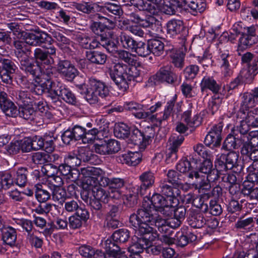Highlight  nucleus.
Listing matches in <instances>:
<instances>
[{
	"label": "nucleus",
	"mask_w": 258,
	"mask_h": 258,
	"mask_svg": "<svg viewBox=\"0 0 258 258\" xmlns=\"http://www.w3.org/2000/svg\"><path fill=\"white\" fill-rule=\"evenodd\" d=\"M177 79V75L171 71L170 67L166 66L161 68L155 75L149 79L148 82L152 83V84L162 82L173 84Z\"/></svg>",
	"instance_id": "obj_11"
},
{
	"label": "nucleus",
	"mask_w": 258,
	"mask_h": 258,
	"mask_svg": "<svg viewBox=\"0 0 258 258\" xmlns=\"http://www.w3.org/2000/svg\"><path fill=\"white\" fill-rule=\"evenodd\" d=\"M242 101L241 103V108L240 110L238 113V115H241V114H244L245 113L243 110H247L250 107H254L257 102V101L252 96L251 94L250 93H248V92H245L243 93L242 95Z\"/></svg>",
	"instance_id": "obj_35"
},
{
	"label": "nucleus",
	"mask_w": 258,
	"mask_h": 258,
	"mask_svg": "<svg viewBox=\"0 0 258 258\" xmlns=\"http://www.w3.org/2000/svg\"><path fill=\"white\" fill-rule=\"evenodd\" d=\"M2 232V239L4 242L9 245H13L17 239L16 231L11 227L5 228Z\"/></svg>",
	"instance_id": "obj_33"
},
{
	"label": "nucleus",
	"mask_w": 258,
	"mask_h": 258,
	"mask_svg": "<svg viewBox=\"0 0 258 258\" xmlns=\"http://www.w3.org/2000/svg\"><path fill=\"white\" fill-rule=\"evenodd\" d=\"M50 33L60 45L61 49H70V46H72V43L70 39L66 37L59 30L51 29Z\"/></svg>",
	"instance_id": "obj_32"
},
{
	"label": "nucleus",
	"mask_w": 258,
	"mask_h": 258,
	"mask_svg": "<svg viewBox=\"0 0 258 258\" xmlns=\"http://www.w3.org/2000/svg\"><path fill=\"white\" fill-rule=\"evenodd\" d=\"M112 237L114 241L123 243L130 238V232L127 229H120L115 231Z\"/></svg>",
	"instance_id": "obj_51"
},
{
	"label": "nucleus",
	"mask_w": 258,
	"mask_h": 258,
	"mask_svg": "<svg viewBox=\"0 0 258 258\" xmlns=\"http://www.w3.org/2000/svg\"><path fill=\"white\" fill-rule=\"evenodd\" d=\"M130 140L135 145H138L140 149H145L151 141V137L145 136L138 128L132 129Z\"/></svg>",
	"instance_id": "obj_21"
},
{
	"label": "nucleus",
	"mask_w": 258,
	"mask_h": 258,
	"mask_svg": "<svg viewBox=\"0 0 258 258\" xmlns=\"http://www.w3.org/2000/svg\"><path fill=\"white\" fill-rule=\"evenodd\" d=\"M102 170L94 167H87L82 168L81 174L84 179L82 181V187L86 190L96 189L100 185V178L103 177Z\"/></svg>",
	"instance_id": "obj_6"
},
{
	"label": "nucleus",
	"mask_w": 258,
	"mask_h": 258,
	"mask_svg": "<svg viewBox=\"0 0 258 258\" xmlns=\"http://www.w3.org/2000/svg\"><path fill=\"white\" fill-rule=\"evenodd\" d=\"M146 217L144 215L138 217H130V223L136 231L141 235V237L137 238V241L133 243L128 247V251L132 255L140 257L139 254L145 249V244H149L151 240H155L158 236L155 228L147 225Z\"/></svg>",
	"instance_id": "obj_2"
},
{
	"label": "nucleus",
	"mask_w": 258,
	"mask_h": 258,
	"mask_svg": "<svg viewBox=\"0 0 258 258\" xmlns=\"http://www.w3.org/2000/svg\"><path fill=\"white\" fill-rule=\"evenodd\" d=\"M131 20L140 26L143 27H157V30L161 29L160 22L157 20L154 17L148 16L146 17L141 16L138 13H132L130 14Z\"/></svg>",
	"instance_id": "obj_13"
},
{
	"label": "nucleus",
	"mask_w": 258,
	"mask_h": 258,
	"mask_svg": "<svg viewBox=\"0 0 258 258\" xmlns=\"http://www.w3.org/2000/svg\"><path fill=\"white\" fill-rule=\"evenodd\" d=\"M51 190H52V199L54 201H57L60 204L64 202L67 197V193L63 188L62 187H56Z\"/></svg>",
	"instance_id": "obj_50"
},
{
	"label": "nucleus",
	"mask_w": 258,
	"mask_h": 258,
	"mask_svg": "<svg viewBox=\"0 0 258 258\" xmlns=\"http://www.w3.org/2000/svg\"><path fill=\"white\" fill-rule=\"evenodd\" d=\"M130 111L137 118L142 119L146 115L143 113L144 105L135 101L126 102L124 103L123 107L115 108L114 110L116 111L121 112L123 109Z\"/></svg>",
	"instance_id": "obj_18"
},
{
	"label": "nucleus",
	"mask_w": 258,
	"mask_h": 258,
	"mask_svg": "<svg viewBox=\"0 0 258 258\" xmlns=\"http://www.w3.org/2000/svg\"><path fill=\"white\" fill-rule=\"evenodd\" d=\"M184 137L182 135H173L169 139V152L168 154L169 157L175 159L177 158L176 153L178 151L179 147L182 144L184 141Z\"/></svg>",
	"instance_id": "obj_27"
},
{
	"label": "nucleus",
	"mask_w": 258,
	"mask_h": 258,
	"mask_svg": "<svg viewBox=\"0 0 258 258\" xmlns=\"http://www.w3.org/2000/svg\"><path fill=\"white\" fill-rule=\"evenodd\" d=\"M52 92L51 101L56 106H59L61 103L59 98L71 104H75L77 102L75 95L64 85L60 83L53 86Z\"/></svg>",
	"instance_id": "obj_7"
},
{
	"label": "nucleus",
	"mask_w": 258,
	"mask_h": 258,
	"mask_svg": "<svg viewBox=\"0 0 258 258\" xmlns=\"http://www.w3.org/2000/svg\"><path fill=\"white\" fill-rule=\"evenodd\" d=\"M93 197L96 200H100L103 203H107L109 199V194L100 186L92 191Z\"/></svg>",
	"instance_id": "obj_49"
},
{
	"label": "nucleus",
	"mask_w": 258,
	"mask_h": 258,
	"mask_svg": "<svg viewBox=\"0 0 258 258\" xmlns=\"http://www.w3.org/2000/svg\"><path fill=\"white\" fill-rule=\"evenodd\" d=\"M57 70L68 80L74 79L78 72L74 66L69 61L66 60H61L58 62Z\"/></svg>",
	"instance_id": "obj_20"
},
{
	"label": "nucleus",
	"mask_w": 258,
	"mask_h": 258,
	"mask_svg": "<svg viewBox=\"0 0 258 258\" xmlns=\"http://www.w3.org/2000/svg\"><path fill=\"white\" fill-rule=\"evenodd\" d=\"M81 94L85 95L86 100L90 104L98 101V97L104 98L109 95L107 86L102 82L94 78L89 79L88 84L76 85Z\"/></svg>",
	"instance_id": "obj_3"
},
{
	"label": "nucleus",
	"mask_w": 258,
	"mask_h": 258,
	"mask_svg": "<svg viewBox=\"0 0 258 258\" xmlns=\"http://www.w3.org/2000/svg\"><path fill=\"white\" fill-rule=\"evenodd\" d=\"M34 58L37 62L44 63L46 64H50L54 62L53 58L48 57L46 50L40 48H36L34 49Z\"/></svg>",
	"instance_id": "obj_34"
},
{
	"label": "nucleus",
	"mask_w": 258,
	"mask_h": 258,
	"mask_svg": "<svg viewBox=\"0 0 258 258\" xmlns=\"http://www.w3.org/2000/svg\"><path fill=\"white\" fill-rule=\"evenodd\" d=\"M114 134L115 136L118 138H126L130 134V128L123 123H119L115 127Z\"/></svg>",
	"instance_id": "obj_47"
},
{
	"label": "nucleus",
	"mask_w": 258,
	"mask_h": 258,
	"mask_svg": "<svg viewBox=\"0 0 258 258\" xmlns=\"http://www.w3.org/2000/svg\"><path fill=\"white\" fill-rule=\"evenodd\" d=\"M46 185V183H43L42 184L37 183L35 185V197L40 202H45L50 197V194L45 189Z\"/></svg>",
	"instance_id": "obj_40"
},
{
	"label": "nucleus",
	"mask_w": 258,
	"mask_h": 258,
	"mask_svg": "<svg viewBox=\"0 0 258 258\" xmlns=\"http://www.w3.org/2000/svg\"><path fill=\"white\" fill-rule=\"evenodd\" d=\"M175 99L173 98L172 100L168 101L166 106L165 107L163 114L160 113V125L162 122L166 120L171 115L173 107L174 106Z\"/></svg>",
	"instance_id": "obj_53"
},
{
	"label": "nucleus",
	"mask_w": 258,
	"mask_h": 258,
	"mask_svg": "<svg viewBox=\"0 0 258 258\" xmlns=\"http://www.w3.org/2000/svg\"><path fill=\"white\" fill-rule=\"evenodd\" d=\"M221 102L222 99L218 95L215 94L213 96L209 103V108L212 111V114L218 110Z\"/></svg>",
	"instance_id": "obj_64"
},
{
	"label": "nucleus",
	"mask_w": 258,
	"mask_h": 258,
	"mask_svg": "<svg viewBox=\"0 0 258 258\" xmlns=\"http://www.w3.org/2000/svg\"><path fill=\"white\" fill-rule=\"evenodd\" d=\"M158 8L162 13L166 15H172L175 13L176 6L171 4L168 0L164 2L163 4L161 3Z\"/></svg>",
	"instance_id": "obj_58"
},
{
	"label": "nucleus",
	"mask_w": 258,
	"mask_h": 258,
	"mask_svg": "<svg viewBox=\"0 0 258 258\" xmlns=\"http://www.w3.org/2000/svg\"><path fill=\"white\" fill-rule=\"evenodd\" d=\"M25 42L18 40L14 41V45L16 49L15 53L19 60L25 56L30 55L31 50L25 47Z\"/></svg>",
	"instance_id": "obj_44"
},
{
	"label": "nucleus",
	"mask_w": 258,
	"mask_h": 258,
	"mask_svg": "<svg viewBox=\"0 0 258 258\" xmlns=\"http://www.w3.org/2000/svg\"><path fill=\"white\" fill-rule=\"evenodd\" d=\"M27 169L24 167L19 168L15 173V182L20 186H24L27 182Z\"/></svg>",
	"instance_id": "obj_43"
},
{
	"label": "nucleus",
	"mask_w": 258,
	"mask_h": 258,
	"mask_svg": "<svg viewBox=\"0 0 258 258\" xmlns=\"http://www.w3.org/2000/svg\"><path fill=\"white\" fill-rule=\"evenodd\" d=\"M0 107L7 116L15 117L18 114L17 107L8 99V95L4 92H0Z\"/></svg>",
	"instance_id": "obj_17"
},
{
	"label": "nucleus",
	"mask_w": 258,
	"mask_h": 258,
	"mask_svg": "<svg viewBox=\"0 0 258 258\" xmlns=\"http://www.w3.org/2000/svg\"><path fill=\"white\" fill-rule=\"evenodd\" d=\"M237 136L233 134L232 135H229L224 141L225 147L229 150L235 149L237 147V145L241 143H243L242 141H237Z\"/></svg>",
	"instance_id": "obj_60"
},
{
	"label": "nucleus",
	"mask_w": 258,
	"mask_h": 258,
	"mask_svg": "<svg viewBox=\"0 0 258 258\" xmlns=\"http://www.w3.org/2000/svg\"><path fill=\"white\" fill-rule=\"evenodd\" d=\"M162 105V103L161 102H157L155 105L151 106L147 111H145L143 109V113H145L146 115L143 119H148L153 122H156L160 125V113H155L158 109L160 108Z\"/></svg>",
	"instance_id": "obj_29"
},
{
	"label": "nucleus",
	"mask_w": 258,
	"mask_h": 258,
	"mask_svg": "<svg viewBox=\"0 0 258 258\" xmlns=\"http://www.w3.org/2000/svg\"><path fill=\"white\" fill-rule=\"evenodd\" d=\"M18 102L20 106L24 105H33L34 98L28 91H20L17 96Z\"/></svg>",
	"instance_id": "obj_41"
},
{
	"label": "nucleus",
	"mask_w": 258,
	"mask_h": 258,
	"mask_svg": "<svg viewBox=\"0 0 258 258\" xmlns=\"http://www.w3.org/2000/svg\"><path fill=\"white\" fill-rule=\"evenodd\" d=\"M96 11L100 13L95 15L96 19L106 20L109 24H113L114 15H119L121 13L120 7L115 4L106 3L102 5H97Z\"/></svg>",
	"instance_id": "obj_8"
},
{
	"label": "nucleus",
	"mask_w": 258,
	"mask_h": 258,
	"mask_svg": "<svg viewBox=\"0 0 258 258\" xmlns=\"http://www.w3.org/2000/svg\"><path fill=\"white\" fill-rule=\"evenodd\" d=\"M222 128L221 123H219L213 127L205 137L204 143L206 146L215 147L220 145Z\"/></svg>",
	"instance_id": "obj_15"
},
{
	"label": "nucleus",
	"mask_w": 258,
	"mask_h": 258,
	"mask_svg": "<svg viewBox=\"0 0 258 258\" xmlns=\"http://www.w3.org/2000/svg\"><path fill=\"white\" fill-rule=\"evenodd\" d=\"M189 224L194 228H200L206 224V220L202 215L197 214L192 217Z\"/></svg>",
	"instance_id": "obj_61"
},
{
	"label": "nucleus",
	"mask_w": 258,
	"mask_h": 258,
	"mask_svg": "<svg viewBox=\"0 0 258 258\" xmlns=\"http://www.w3.org/2000/svg\"><path fill=\"white\" fill-rule=\"evenodd\" d=\"M172 62L175 67L181 69L184 66V54L179 50H173L171 54Z\"/></svg>",
	"instance_id": "obj_48"
},
{
	"label": "nucleus",
	"mask_w": 258,
	"mask_h": 258,
	"mask_svg": "<svg viewBox=\"0 0 258 258\" xmlns=\"http://www.w3.org/2000/svg\"><path fill=\"white\" fill-rule=\"evenodd\" d=\"M238 158L239 154L235 152H230L227 155H218L215 161V166L221 171L232 169L238 165Z\"/></svg>",
	"instance_id": "obj_10"
},
{
	"label": "nucleus",
	"mask_w": 258,
	"mask_h": 258,
	"mask_svg": "<svg viewBox=\"0 0 258 258\" xmlns=\"http://www.w3.org/2000/svg\"><path fill=\"white\" fill-rule=\"evenodd\" d=\"M169 183L166 181H162L159 186L160 192L167 196V198H172L174 202H176L177 199L175 197L179 194V190L176 188H173Z\"/></svg>",
	"instance_id": "obj_30"
},
{
	"label": "nucleus",
	"mask_w": 258,
	"mask_h": 258,
	"mask_svg": "<svg viewBox=\"0 0 258 258\" xmlns=\"http://www.w3.org/2000/svg\"><path fill=\"white\" fill-rule=\"evenodd\" d=\"M1 187L5 189L10 188L14 183L12 175L10 173L3 174L1 177Z\"/></svg>",
	"instance_id": "obj_57"
},
{
	"label": "nucleus",
	"mask_w": 258,
	"mask_h": 258,
	"mask_svg": "<svg viewBox=\"0 0 258 258\" xmlns=\"http://www.w3.org/2000/svg\"><path fill=\"white\" fill-rule=\"evenodd\" d=\"M142 155L138 152H129L117 157L118 162L130 166H136L141 161Z\"/></svg>",
	"instance_id": "obj_23"
},
{
	"label": "nucleus",
	"mask_w": 258,
	"mask_h": 258,
	"mask_svg": "<svg viewBox=\"0 0 258 258\" xmlns=\"http://www.w3.org/2000/svg\"><path fill=\"white\" fill-rule=\"evenodd\" d=\"M136 42L137 41L132 37L124 33H121L116 38L117 44L122 48L128 50H133L135 48Z\"/></svg>",
	"instance_id": "obj_28"
},
{
	"label": "nucleus",
	"mask_w": 258,
	"mask_h": 258,
	"mask_svg": "<svg viewBox=\"0 0 258 258\" xmlns=\"http://www.w3.org/2000/svg\"><path fill=\"white\" fill-rule=\"evenodd\" d=\"M184 3L185 6L196 13H202L206 8V4L203 0H184Z\"/></svg>",
	"instance_id": "obj_39"
},
{
	"label": "nucleus",
	"mask_w": 258,
	"mask_h": 258,
	"mask_svg": "<svg viewBox=\"0 0 258 258\" xmlns=\"http://www.w3.org/2000/svg\"><path fill=\"white\" fill-rule=\"evenodd\" d=\"M74 7L79 11L84 13H90L94 9L96 10L97 5L91 4L89 3H77L74 5Z\"/></svg>",
	"instance_id": "obj_59"
},
{
	"label": "nucleus",
	"mask_w": 258,
	"mask_h": 258,
	"mask_svg": "<svg viewBox=\"0 0 258 258\" xmlns=\"http://www.w3.org/2000/svg\"><path fill=\"white\" fill-rule=\"evenodd\" d=\"M134 50L139 56L143 57H146L151 53L149 43L147 45L142 42H137Z\"/></svg>",
	"instance_id": "obj_52"
},
{
	"label": "nucleus",
	"mask_w": 258,
	"mask_h": 258,
	"mask_svg": "<svg viewBox=\"0 0 258 258\" xmlns=\"http://www.w3.org/2000/svg\"><path fill=\"white\" fill-rule=\"evenodd\" d=\"M233 56L228 50L221 51L219 63L222 74L225 77L231 76L233 74L231 64Z\"/></svg>",
	"instance_id": "obj_16"
},
{
	"label": "nucleus",
	"mask_w": 258,
	"mask_h": 258,
	"mask_svg": "<svg viewBox=\"0 0 258 258\" xmlns=\"http://www.w3.org/2000/svg\"><path fill=\"white\" fill-rule=\"evenodd\" d=\"M196 179L197 181L193 185L199 192L205 194L210 190L211 188V182L206 177H201L199 175V177Z\"/></svg>",
	"instance_id": "obj_38"
},
{
	"label": "nucleus",
	"mask_w": 258,
	"mask_h": 258,
	"mask_svg": "<svg viewBox=\"0 0 258 258\" xmlns=\"http://www.w3.org/2000/svg\"><path fill=\"white\" fill-rule=\"evenodd\" d=\"M168 177V182L172 184H175L178 187H181L182 185L181 175H179L175 170H170L168 171L167 174Z\"/></svg>",
	"instance_id": "obj_54"
},
{
	"label": "nucleus",
	"mask_w": 258,
	"mask_h": 258,
	"mask_svg": "<svg viewBox=\"0 0 258 258\" xmlns=\"http://www.w3.org/2000/svg\"><path fill=\"white\" fill-rule=\"evenodd\" d=\"M132 69L130 66L122 63H116L110 71V76L118 87L122 91H126L128 88V82L134 79L137 75L133 74Z\"/></svg>",
	"instance_id": "obj_5"
},
{
	"label": "nucleus",
	"mask_w": 258,
	"mask_h": 258,
	"mask_svg": "<svg viewBox=\"0 0 258 258\" xmlns=\"http://www.w3.org/2000/svg\"><path fill=\"white\" fill-rule=\"evenodd\" d=\"M139 179L141 182L140 186L133 187L135 191L132 195V197L135 200L139 195L143 196L146 194L147 190L151 188L155 183L154 173L150 170L143 172L139 176Z\"/></svg>",
	"instance_id": "obj_9"
},
{
	"label": "nucleus",
	"mask_w": 258,
	"mask_h": 258,
	"mask_svg": "<svg viewBox=\"0 0 258 258\" xmlns=\"http://www.w3.org/2000/svg\"><path fill=\"white\" fill-rule=\"evenodd\" d=\"M47 66L46 68L43 69L41 71L40 80H43L44 82H50L53 83L55 86L57 85L59 82H55L53 80L54 76L53 72L54 69L49 64H47Z\"/></svg>",
	"instance_id": "obj_46"
},
{
	"label": "nucleus",
	"mask_w": 258,
	"mask_h": 258,
	"mask_svg": "<svg viewBox=\"0 0 258 258\" xmlns=\"http://www.w3.org/2000/svg\"><path fill=\"white\" fill-rule=\"evenodd\" d=\"M53 83L50 82H44L43 80H40L39 82L36 81L35 83L31 85V89L33 93L36 95H40L44 92L48 93V97L51 100L52 95V90L53 89Z\"/></svg>",
	"instance_id": "obj_19"
},
{
	"label": "nucleus",
	"mask_w": 258,
	"mask_h": 258,
	"mask_svg": "<svg viewBox=\"0 0 258 258\" xmlns=\"http://www.w3.org/2000/svg\"><path fill=\"white\" fill-rule=\"evenodd\" d=\"M78 156H79L81 161L84 162H90L92 158L93 157L94 155L92 152L88 148L83 147L79 149L78 151Z\"/></svg>",
	"instance_id": "obj_63"
},
{
	"label": "nucleus",
	"mask_w": 258,
	"mask_h": 258,
	"mask_svg": "<svg viewBox=\"0 0 258 258\" xmlns=\"http://www.w3.org/2000/svg\"><path fill=\"white\" fill-rule=\"evenodd\" d=\"M202 91L209 89L214 93H217L220 89V86L213 77H205L201 83Z\"/></svg>",
	"instance_id": "obj_37"
},
{
	"label": "nucleus",
	"mask_w": 258,
	"mask_h": 258,
	"mask_svg": "<svg viewBox=\"0 0 258 258\" xmlns=\"http://www.w3.org/2000/svg\"><path fill=\"white\" fill-rule=\"evenodd\" d=\"M245 117L252 127H258V107L249 111Z\"/></svg>",
	"instance_id": "obj_55"
},
{
	"label": "nucleus",
	"mask_w": 258,
	"mask_h": 258,
	"mask_svg": "<svg viewBox=\"0 0 258 258\" xmlns=\"http://www.w3.org/2000/svg\"><path fill=\"white\" fill-rule=\"evenodd\" d=\"M33 105H24L19 107L18 113L21 117L25 119L33 120L36 111L33 108Z\"/></svg>",
	"instance_id": "obj_42"
},
{
	"label": "nucleus",
	"mask_w": 258,
	"mask_h": 258,
	"mask_svg": "<svg viewBox=\"0 0 258 258\" xmlns=\"http://www.w3.org/2000/svg\"><path fill=\"white\" fill-rule=\"evenodd\" d=\"M237 29L234 28L233 31ZM241 33V37L239 39L237 52L239 55H242L241 60L243 62L248 63L252 60L253 54L249 52H247L242 55L241 52L244 50L250 47L253 44L258 42V36L255 34V28L253 26L241 28V30L235 31V35Z\"/></svg>",
	"instance_id": "obj_4"
},
{
	"label": "nucleus",
	"mask_w": 258,
	"mask_h": 258,
	"mask_svg": "<svg viewBox=\"0 0 258 258\" xmlns=\"http://www.w3.org/2000/svg\"><path fill=\"white\" fill-rule=\"evenodd\" d=\"M19 60L22 70L33 76L38 77L39 76L40 68L38 65L30 61L29 56H25V57H22Z\"/></svg>",
	"instance_id": "obj_25"
},
{
	"label": "nucleus",
	"mask_w": 258,
	"mask_h": 258,
	"mask_svg": "<svg viewBox=\"0 0 258 258\" xmlns=\"http://www.w3.org/2000/svg\"><path fill=\"white\" fill-rule=\"evenodd\" d=\"M49 156L45 152H36L33 154L32 160L36 164H43L49 161Z\"/></svg>",
	"instance_id": "obj_56"
},
{
	"label": "nucleus",
	"mask_w": 258,
	"mask_h": 258,
	"mask_svg": "<svg viewBox=\"0 0 258 258\" xmlns=\"http://www.w3.org/2000/svg\"><path fill=\"white\" fill-rule=\"evenodd\" d=\"M148 42L151 52L157 56H160L163 53L164 45L160 40L151 39Z\"/></svg>",
	"instance_id": "obj_45"
},
{
	"label": "nucleus",
	"mask_w": 258,
	"mask_h": 258,
	"mask_svg": "<svg viewBox=\"0 0 258 258\" xmlns=\"http://www.w3.org/2000/svg\"><path fill=\"white\" fill-rule=\"evenodd\" d=\"M247 142H243L244 145L241 149V154L247 153V150L253 146L258 148V131H252L249 133Z\"/></svg>",
	"instance_id": "obj_36"
},
{
	"label": "nucleus",
	"mask_w": 258,
	"mask_h": 258,
	"mask_svg": "<svg viewBox=\"0 0 258 258\" xmlns=\"http://www.w3.org/2000/svg\"><path fill=\"white\" fill-rule=\"evenodd\" d=\"M86 57L89 61L96 64H103L107 59L106 55L99 51L88 52Z\"/></svg>",
	"instance_id": "obj_31"
},
{
	"label": "nucleus",
	"mask_w": 258,
	"mask_h": 258,
	"mask_svg": "<svg viewBox=\"0 0 258 258\" xmlns=\"http://www.w3.org/2000/svg\"><path fill=\"white\" fill-rule=\"evenodd\" d=\"M124 185V181L120 178H111L103 176L100 178L101 186L108 187L110 192L114 194L113 198L119 199L121 197L120 188Z\"/></svg>",
	"instance_id": "obj_12"
},
{
	"label": "nucleus",
	"mask_w": 258,
	"mask_h": 258,
	"mask_svg": "<svg viewBox=\"0 0 258 258\" xmlns=\"http://www.w3.org/2000/svg\"><path fill=\"white\" fill-rule=\"evenodd\" d=\"M100 133V131L96 128H93L86 131L85 137L83 139V142L85 144L92 143L95 140L98 139V135Z\"/></svg>",
	"instance_id": "obj_62"
},
{
	"label": "nucleus",
	"mask_w": 258,
	"mask_h": 258,
	"mask_svg": "<svg viewBox=\"0 0 258 258\" xmlns=\"http://www.w3.org/2000/svg\"><path fill=\"white\" fill-rule=\"evenodd\" d=\"M162 0H131L132 5L140 11L148 12L152 15L157 13L156 8L161 4Z\"/></svg>",
	"instance_id": "obj_14"
},
{
	"label": "nucleus",
	"mask_w": 258,
	"mask_h": 258,
	"mask_svg": "<svg viewBox=\"0 0 258 258\" xmlns=\"http://www.w3.org/2000/svg\"><path fill=\"white\" fill-rule=\"evenodd\" d=\"M177 204L172 198H165L159 194H154L151 199L148 201L144 200L142 207L137 210L136 213L132 214L130 217L145 216L147 218V225L155 228L158 227L161 231L166 230L163 225L166 223L165 219L159 214L169 216L172 214L173 208Z\"/></svg>",
	"instance_id": "obj_1"
},
{
	"label": "nucleus",
	"mask_w": 258,
	"mask_h": 258,
	"mask_svg": "<svg viewBox=\"0 0 258 258\" xmlns=\"http://www.w3.org/2000/svg\"><path fill=\"white\" fill-rule=\"evenodd\" d=\"M166 27L167 34L172 36L180 34L185 29L183 21L177 19L169 21Z\"/></svg>",
	"instance_id": "obj_26"
},
{
	"label": "nucleus",
	"mask_w": 258,
	"mask_h": 258,
	"mask_svg": "<svg viewBox=\"0 0 258 258\" xmlns=\"http://www.w3.org/2000/svg\"><path fill=\"white\" fill-rule=\"evenodd\" d=\"M245 119L240 121V124L232 130V133L235 135L237 141H242L243 142H247L248 141L247 138L250 124L247 121L246 117Z\"/></svg>",
	"instance_id": "obj_22"
},
{
	"label": "nucleus",
	"mask_w": 258,
	"mask_h": 258,
	"mask_svg": "<svg viewBox=\"0 0 258 258\" xmlns=\"http://www.w3.org/2000/svg\"><path fill=\"white\" fill-rule=\"evenodd\" d=\"M176 169L190 178H193L194 177L197 178L199 177V172L196 170H193L190 161L186 159L179 162L176 165Z\"/></svg>",
	"instance_id": "obj_24"
}]
</instances>
